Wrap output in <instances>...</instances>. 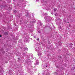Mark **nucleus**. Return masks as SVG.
<instances>
[{
	"label": "nucleus",
	"mask_w": 75,
	"mask_h": 75,
	"mask_svg": "<svg viewBox=\"0 0 75 75\" xmlns=\"http://www.w3.org/2000/svg\"><path fill=\"white\" fill-rule=\"evenodd\" d=\"M55 16H57V13H55L54 14Z\"/></svg>",
	"instance_id": "obj_7"
},
{
	"label": "nucleus",
	"mask_w": 75,
	"mask_h": 75,
	"mask_svg": "<svg viewBox=\"0 0 75 75\" xmlns=\"http://www.w3.org/2000/svg\"><path fill=\"white\" fill-rule=\"evenodd\" d=\"M33 37H34V38H37V37H36L35 36H34Z\"/></svg>",
	"instance_id": "obj_4"
},
{
	"label": "nucleus",
	"mask_w": 75,
	"mask_h": 75,
	"mask_svg": "<svg viewBox=\"0 0 75 75\" xmlns=\"http://www.w3.org/2000/svg\"><path fill=\"white\" fill-rule=\"evenodd\" d=\"M13 11L15 13H16L17 12V11H16V10H14Z\"/></svg>",
	"instance_id": "obj_3"
},
{
	"label": "nucleus",
	"mask_w": 75,
	"mask_h": 75,
	"mask_svg": "<svg viewBox=\"0 0 75 75\" xmlns=\"http://www.w3.org/2000/svg\"><path fill=\"white\" fill-rule=\"evenodd\" d=\"M57 8H54V11H56L57 10Z\"/></svg>",
	"instance_id": "obj_2"
},
{
	"label": "nucleus",
	"mask_w": 75,
	"mask_h": 75,
	"mask_svg": "<svg viewBox=\"0 0 75 75\" xmlns=\"http://www.w3.org/2000/svg\"><path fill=\"white\" fill-rule=\"evenodd\" d=\"M18 59H20L18 58Z\"/></svg>",
	"instance_id": "obj_11"
},
{
	"label": "nucleus",
	"mask_w": 75,
	"mask_h": 75,
	"mask_svg": "<svg viewBox=\"0 0 75 75\" xmlns=\"http://www.w3.org/2000/svg\"><path fill=\"white\" fill-rule=\"evenodd\" d=\"M38 55L39 56V55H40V54H38Z\"/></svg>",
	"instance_id": "obj_9"
},
{
	"label": "nucleus",
	"mask_w": 75,
	"mask_h": 75,
	"mask_svg": "<svg viewBox=\"0 0 75 75\" xmlns=\"http://www.w3.org/2000/svg\"><path fill=\"white\" fill-rule=\"evenodd\" d=\"M69 45H73V44L72 43H70L69 44Z\"/></svg>",
	"instance_id": "obj_5"
},
{
	"label": "nucleus",
	"mask_w": 75,
	"mask_h": 75,
	"mask_svg": "<svg viewBox=\"0 0 75 75\" xmlns=\"http://www.w3.org/2000/svg\"><path fill=\"white\" fill-rule=\"evenodd\" d=\"M37 40H38V41H39V38H38V39H37Z\"/></svg>",
	"instance_id": "obj_8"
},
{
	"label": "nucleus",
	"mask_w": 75,
	"mask_h": 75,
	"mask_svg": "<svg viewBox=\"0 0 75 75\" xmlns=\"http://www.w3.org/2000/svg\"><path fill=\"white\" fill-rule=\"evenodd\" d=\"M69 23V22H68L67 23Z\"/></svg>",
	"instance_id": "obj_12"
},
{
	"label": "nucleus",
	"mask_w": 75,
	"mask_h": 75,
	"mask_svg": "<svg viewBox=\"0 0 75 75\" xmlns=\"http://www.w3.org/2000/svg\"><path fill=\"white\" fill-rule=\"evenodd\" d=\"M39 62H37L36 63V64H35V65H39Z\"/></svg>",
	"instance_id": "obj_1"
},
{
	"label": "nucleus",
	"mask_w": 75,
	"mask_h": 75,
	"mask_svg": "<svg viewBox=\"0 0 75 75\" xmlns=\"http://www.w3.org/2000/svg\"><path fill=\"white\" fill-rule=\"evenodd\" d=\"M0 37H1V35H0Z\"/></svg>",
	"instance_id": "obj_10"
},
{
	"label": "nucleus",
	"mask_w": 75,
	"mask_h": 75,
	"mask_svg": "<svg viewBox=\"0 0 75 75\" xmlns=\"http://www.w3.org/2000/svg\"><path fill=\"white\" fill-rule=\"evenodd\" d=\"M25 50H28V49H27V48H25Z\"/></svg>",
	"instance_id": "obj_6"
}]
</instances>
